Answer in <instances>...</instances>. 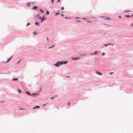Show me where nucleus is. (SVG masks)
Here are the masks:
<instances>
[{"mask_svg": "<svg viewBox=\"0 0 133 133\" xmlns=\"http://www.w3.org/2000/svg\"><path fill=\"white\" fill-rule=\"evenodd\" d=\"M55 65L56 67H58L59 65V62L57 63L56 64H55Z\"/></svg>", "mask_w": 133, "mask_h": 133, "instance_id": "1", "label": "nucleus"}, {"mask_svg": "<svg viewBox=\"0 0 133 133\" xmlns=\"http://www.w3.org/2000/svg\"><path fill=\"white\" fill-rule=\"evenodd\" d=\"M12 56H11L8 59V60L6 62H4L5 63H8V62L10 60V59H11L12 57Z\"/></svg>", "mask_w": 133, "mask_h": 133, "instance_id": "2", "label": "nucleus"}, {"mask_svg": "<svg viewBox=\"0 0 133 133\" xmlns=\"http://www.w3.org/2000/svg\"><path fill=\"white\" fill-rule=\"evenodd\" d=\"M40 108V107L39 106H36V107H35L33 108V109H36V108Z\"/></svg>", "mask_w": 133, "mask_h": 133, "instance_id": "3", "label": "nucleus"}, {"mask_svg": "<svg viewBox=\"0 0 133 133\" xmlns=\"http://www.w3.org/2000/svg\"><path fill=\"white\" fill-rule=\"evenodd\" d=\"M79 57H76V58H72V59H78L80 58Z\"/></svg>", "mask_w": 133, "mask_h": 133, "instance_id": "4", "label": "nucleus"}, {"mask_svg": "<svg viewBox=\"0 0 133 133\" xmlns=\"http://www.w3.org/2000/svg\"><path fill=\"white\" fill-rule=\"evenodd\" d=\"M96 73L98 74V75H102V74L100 72H98L97 71H96Z\"/></svg>", "mask_w": 133, "mask_h": 133, "instance_id": "5", "label": "nucleus"}, {"mask_svg": "<svg viewBox=\"0 0 133 133\" xmlns=\"http://www.w3.org/2000/svg\"><path fill=\"white\" fill-rule=\"evenodd\" d=\"M37 6H34L32 8L33 9H35V10L37 9Z\"/></svg>", "mask_w": 133, "mask_h": 133, "instance_id": "6", "label": "nucleus"}, {"mask_svg": "<svg viewBox=\"0 0 133 133\" xmlns=\"http://www.w3.org/2000/svg\"><path fill=\"white\" fill-rule=\"evenodd\" d=\"M59 65H62L63 64V61H61L59 63Z\"/></svg>", "mask_w": 133, "mask_h": 133, "instance_id": "7", "label": "nucleus"}, {"mask_svg": "<svg viewBox=\"0 0 133 133\" xmlns=\"http://www.w3.org/2000/svg\"><path fill=\"white\" fill-rule=\"evenodd\" d=\"M18 80V79L17 78H14L12 80L13 81H15V80Z\"/></svg>", "mask_w": 133, "mask_h": 133, "instance_id": "8", "label": "nucleus"}, {"mask_svg": "<svg viewBox=\"0 0 133 133\" xmlns=\"http://www.w3.org/2000/svg\"><path fill=\"white\" fill-rule=\"evenodd\" d=\"M18 92L19 93H21V90H19V89H18Z\"/></svg>", "mask_w": 133, "mask_h": 133, "instance_id": "9", "label": "nucleus"}, {"mask_svg": "<svg viewBox=\"0 0 133 133\" xmlns=\"http://www.w3.org/2000/svg\"><path fill=\"white\" fill-rule=\"evenodd\" d=\"M26 94H27L29 95H31L30 94V93H29V92H28V91H26Z\"/></svg>", "mask_w": 133, "mask_h": 133, "instance_id": "10", "label": "nucleus"}, {"mask_svg": "<svg viewBox=\"0 0 133 133\" xmlns=\"http://www.w3.org/2000/svg\"><path fill=\"white\" fill-rule=\"evenodd\" d=\"M35 24L36 25H39V23L36 22H35Z\"/></svg>", "mask_w": 133, "mask_h": 133, "instance_id": "11", "label": "nucleus"}, {"mask_svg": "<svg viewBox=\"0 0 133 133\" xmlns=\"http://www.w3.org/2000/svg\"><path fill=\"white\" fill-rule=\"evenodd\" d=\"M63 62L64 63V64H66V63H68V61H65L64 62Z\"/></svg>", "mask_w": 133, "mask_h": 133, "instance_id": "12", "label": "nucleus"}, {"mask_svg": "<svg viewBox=\"0 0 133 133\" xmlns=\"http://www.w3.org/2000/svg\"><path fill=\"white\" fill-rule=\"evenodd\" d=\"M110 44H104V46H107V45H108Z\"/></svg>", "mask_w": 133, "mask_h": 133, "instance_id": "13", "label": "nucleus"}, {"mask_svg": "<svg viewBox=\"0 0 133 133\" xmlns=\"http://www.w3.org/2000/svg\"><path fill=\"white\" fill-rule=\"evenodd\" d=\"M27 3L28 4V6H29L30 5V3Z\"/></svg>", "mask_w": 133, "mask_h": 133, "instance_id": "14", "label": "nucleus"}, {"mask_svg": "<svg viewBox=\"0 0 133 133\" xmlns=\"http://www.w3.org/2000/svg\"><path fill=\"white\" fill-rule=\"evenodd\" d=\"M49 12L48 11H47L46 12V14H49Z\"/></svg>", "mask_w": 133, "mask_h": 133, "instance_id": "15", "label": "nucleus"}, {"mask_svg": "<svg viewBox=\"0 0 133 133\" xmlns=\"http://www.w3.org/2000/svg\"><path fill=\"white\" fill-rule=\"evenodd\" d=\"M33 33L35 35H36L37 34V33L35 32H34Z\"/></svg>", "mask_w": 133, "mask_h": 133, "instance_id": "16", "label": "nucleus"}, {"mask_svg": "<svg viewBox=\"0 0 133 133\" xmlns=\"http://www.w3.org/2000/svg\"><path fill=\"white\" fill-rule=\"evenodd\" d=\"M64 8L63 7H62L61 8V9L62 10H64Z\"/></svg>", "mask_w": 133, "mask_h": 133, "instance_id": "17", "label": "nucleus"}, {"mask_svg": "<svg viewBox=\"0 0 133 133\" xmlns=\"http://www.w3.org/2000/svg\"><path fill=\"white\" fill-rule=\"evenodd\" d=\"M125 16L128 17H130V16L129 15H125Z\"/></svg>", "mask_w": 133, "mask_h": 133, "instance_id": "18", "label": "nucleus"}, {"mask_svg": "<svg viewBox=\"0 0 133 133\" xmlns=\"http://www.w3.org/2000/svg\"><path fill=\"white\" fill-rule=\"evenodd\" d=\"M19 109L20 110H25V109H23V108H19Z\"/></svg>", "mask_w": 133, "mask_h": 133, "instance_id": "19", "label": "nucleus"}, {"mask_svg": "<svg viewBox=\"0 0 133 133\" xmlns=\"http://www.w3.org/2000/svg\"><path fill=\"white\" fill-rule=\"evenodd\" d=\"M86 55V54H81V55L82 56H83V55Z\"/></svg>", "mask_w": 133, "mask_h": 133, "instance_id": "20", "label": "nucleus"}, {"mask_svg": "<svg viewBox=\"0 0 133 133\" xmlns=\"http://www.w3.org/2000/svg\"><path fill=\"white\" fill-rule=\"evenodd\" d=\"M40 10L41 12L42 13H43V11H42V10L41 9H40Z\"/></svg>", "mask_w": 133, "mask_h": 133, "instance_id": "21", "label": "nucleus"}, {"mask_svg": "<svg viewBox=\"0 0 133 133\" xmlns=\"http://www.w3.org/2000/svg\"><path fill=\"white\" fill-rule=\"evenodd\" d=\"M30 23H28L27 24V25H26V26H28L29 25H30Z\"/></svg>", "mask_w": 133, "mask_h": 133, "instance_id": "22", "label": "nucleus"}, {"mask_svg": "<svg viewBox=\"0 0 133 133\" xmlns=\"http://www.w3.org/2000/svg\"><path fill=\"white\" fill-rule=\"evenodd\" d=\"M54 46V45H53V46H52V47H49V49H50V48H52V47H53Z\"/></svg>", "mask_w": 133, "mask_h": 133, "instance_id": "23", "label": "nucleus"}, {"mask_svg": "<svg viewBox=\"0 0 133 133\" xmlns=\"http://www.w3.org/2000/svg\"><path fill=\"white\" fill-rule=\"evenodd\" d=\"M54 97H51V99H52L54 98Z\"/></svg>", "mask_w": 133, "mask_h": 133, "instance_id": "24", "label": "nucleus"}, {"mask_svg": "<svg viewBox=\"0 0 133 133\" xmlns=\"http://www.w3.org/2000/svg\"><path fill=\"white\" fill-rule=\"evenodd\" d=\"M59 14V13H58V12L56 13V14H55V15H57V14Z\"/></svg>", "mask_w": 133, "mask_h": 133, "instance_id": "25", "label": "nucleus"}, {"mask_svg": "<svg viewBox=\"0 0 133 133\" xmlns=\"http://www.w3.org/2000/svg\"><path fill=\"white\" fill-rule=\"evenodd\" d=\"M68 104L69 105H70V103L69 102H68Z\"/></svg>", "mask_w": 133, "mask_h": 133, "instance_id": "26", "label": "nucleus"}, {"mask_svg": "<svg viewBox=\"0 0 133 133\" xmlns=\"http://www.w3.org/2000/svg\"><path fill=\"white\" fill-rule=\"evenodd\" d=\"M44 16H43V17L42 18V19H43V20L44 19Z\"/></svg>", "mask_w": 133, "mask_h": 133, "instance_id": "27", "label": "nucleus"}, {"mask_svg": "<svg viewBox=\"0 0 133 133\" xmlns=\"http://www.w3.org/2000/svg\"><path fill=\"white\" fill-rule=\"evenodd\" d=\"M43 19H41V22H43Z\"/></svg>", "mask_w": 133, "mask_h": 133, "instance_id": "28", "label": "nucleus"}, {"mask_svg": "<svg viewBox=\"0 0 133 133\" xmlns=\"http://www.w3.org/2000/svg\"><path fill=\"white\" fill-rule=\"evenodd\" d=\"M105 53L103 52V53H102V55H105Z\"/></svg>", "mask_w": 133, "mask_h": 133, "instance_id": "29", "label": "nucleus"}, {"mask_svg": "<svg viewBox=\"0 0 133 133\" xmlns=\"http://www.w3.org/2000/svg\"><path fill=\"white\" fill-rule=\"evenodd\" d=\"M97 51H96V52H94V54H96V53H97Z\"/></svg>", "mask_w": 133, "mask_h": 133, "instance_id": "30", "label": "nucleus"}, {"mask_svg": "<svg viewBox=\"0 0 133 133\" xmlns=\"http://www.w3.org/2000/svg\"><path fill=\"white\" fill-rule=\"evenodd\" d=\"M113 73V72H111L110 73H109V74H112Z\"/></svg>", "mask_w": 133, "mask_h": 133, "instance_id": "31", "label": "nucleus"}, {"mask_svg": "<svg viewBox=\"0 0 133 133\" xmlns=\"http://www.w3.org/2000/svg\"><path fill=\"white\" fill-rule=\"evenodd\" d=\"M54 2V0H51V2L52 3H53Z\"/></svg>", "mask_w": 133, "mask_h": 133, "instance_id": "32", "label": "nucleus"}, {"mask_svg": "<svg viewBox=\"0 0 133 133\" xmlns=\"http://www.w3.org/2000/svg\"><path fill=\"white\" fill-rule=\"evenodd\" d=\"M60 0H58V2H60Z\"/></svg>", "mask_w": 133, "mask_h": 133, "instance_id": "33", "label": "nucleus"}, {"mask_svg": "<svg viewBox=\"0 0 133 133\" xmlns=\"http://www.w3.org/2000/svg\"><path fill=\"white\" fill-rule=\"evenodd\" d=\"M77 21L78 22H81L80 21H78V20H77Z\"/></svg>", "mask_w": 133, "mask_h": 133, "instance_id": "34", "label": "nucleus"}, {"mask_svg": "<svg viewBox=\"0 0 133 133\" xmlns=\"http://www.w3.org/2000/svg\"><path fill=\"white\" fill-rule=\"evenodd\" d=\"M39 19H41V16L39 17Z\"/></svg>", "mask_w": 133, "mask_h": 133, "instance_id": "35", "label": "nucleus"}, {"mask_svg": "<svg viewBox=\"0 0 133 133\" xmlns=\"http://www.w3.org/2000/svg\"><path fill=\"white\" fill-rule=\"evenodd\" d=\"M21 60H20L19 61V62H18L17 63V64H18V63L19 62H20L21 61Z\"/></svg>", "mask_w": 133, "mask_h": 133, "instance_id": "36", "label": "nucleus"}, {"mask_svg": "<svg viewBox=\"0 0 133 133\" xmlns=\"http://www.w3.org/2000/svg\"><path fill=\"white\" fill-rule=\"evenodd\" d=\"M130 11H125V12H129Z\"/></svg>", "mask_w": 133, "mask_h": 133, "instance_id": "37", "label": "nucleus"}, {"mask_svg": "<svg viewBox=\"0 0 133 133\" xmlns=\"http://www.w3.org/2000/svg\"><path fill=\"white\" fill-rule=\"evenodd\" d=\"M45 105H46V104H44V105H43V106H44Z\"/></svg>", "mask_w": 133, "mask_h": 133, "instance_id": "38", "label": "nucleus"}, {"mask_svg": "<svg viewBox=\"0 0 133 133\" xmlns=\"http://www.w3.org/2000/svg\"><path fill=\"white\" fill-rule=\"evenodd\" d=\"M119 17H120V18H121V16H119Z\"/></svg>", "mask_w": 133, "mask_h": 133, "instance_id": "39", "label": "nucleus"}, {"mask_svg": "<svg viewBox=\"0 0 133 133\" xmlns=\"http://www.w3.org/2000/svg\"><path fill=\"white\" fill-rule=\"evenodd\" d=\"M47 39L48 40V37H47Z\"/></svg>", "mask_w": 133, "mask_h": 133, "instance_id": "40", "label": "nucleus"}, {"mask_svg": "<svg viewBox=\"0 0 133 133\" xmlns=\"http://www.w3.org/2000/svg\"><path fill=\"white\" fill-rule=\"evenodd\" d=\"M35 94H32V95H35Z\"/></svg>", "mask_w": 133, "mask_h": 133, "instance_id": "41", "label": "nucleus"}, {"mask_svg": "<svg viewBox=\"0 0 133 133\" xmlns=\"http://www.w3.org/2000/svg\"><path fill=\"white\" fill-rule=\"evenodd\" d=\"M57 95H56L55 96V97H57Z\"/></svg>", "mask_w": 133, "mask_h": 133, "instance_id": "42", "label": "nucleus"}, {"mask_svg": "<svg viewBox=\"0 0 133 133\" xmlns=\"http://www.w3.org/2000/svg\"><path fill=\"white\" fill-rule=\"evenodd\" d=\"M67 77H69V76H67Z\"/></svg>", "mask_w": 133, "mask_h": 133, "instance_id": "43", "label": "nucleus"}, {"mask_svg": "<svg viewBox=\"0 0 133 133\" xmlns=\"http://www.w3.org/2000/svg\"><path fill=\"white\" fill-rule=\"evenodd\" d=\"M110 45H113V44H110Z\"/></svg>", "mask_w": 133, "mask_h": 133, "instance_id": "44", "label": "nucleus"}, {"mask_svg": "<svg viewBox=\"0 0 133 133\" xmlns=\"http://www.w3.org/2000/svg\"><path fill=\"white\" fill-rule=\"evenodd\" d=\"M131 16H132V17H133V15L132 14V15H131Z\"/></svg>", "mask_w": 133, "mask_h": 133, "instance_id": "45", "label": "nucleus"}, {"mask_svg": "<svg viewBox=\"0 0 133 133\" xmlns=\"http://www.w3.org/2000/svg\"><path fill=\"white\" fill-rule=\"evenodd\" d=\"M107 25V26H110L109 25Z\"/></svg>", "mask_w": 133, "mask_h": 133, "instance_id": "46", "label": "nucleus"}, {"mask_svg": "<svg viewBox=\"0 0 133 133\" xmlns=\"http://www.w3.org/2000/svg\"><path fill=\"white\" fill-rule=\"evenodd\" d=\"M5 102V101H3L2 102Z\"/></svg>", "mask_w": 133, "mask_h": 133, "instance_id": "47", "label": "nucleus"}, {"mask_svg": "<svg viewBox=\"0 0 133 133\" xmlns=\"http://www.w3.org/2000/svg\"><path fill=\"white\" fill-rule=\"evenodd\" d=\"M76 18H78V17H76Z\"/></svg>", "mask_w": 133, "mask_h": 133, "instance_id": "48", "label": "nucleus"}, {"mask_svg": "<svg viewBox=\"0 0 133 133\" xmlns=\"http://www.w3.org/2000/svg\"><path fill=\"white\" fill-rule=\"evenodd\" d=\"M132 26H133V24H132Z\"/></svg>", "mask_w": 133, "mask_h": 133, "instance_id": "49", "label": "nucleus"}, {"mask_svg": "<svg viewBox=\"0 0 133 133\" xmlns=\"http://www.w3.org/2000/svg\"><path fill=\"white\" fill-rule=\"evenodd\" d=\"M87 64H88V65L89 64H88V63H87Z\"/></svg>", "mask_w": 133, "mask_h": 133, "instance_id": "50", "label": "nucleus"}, {"mask_svg": "<svg viewBox=\"0 0 133 133\" xmlns=\"http://www.w3.org/2000/svg\"><path fill=\"white\" fill-rule=\"evenodd\" d=\"M65 18H66V17H65Z\"/></svg>", "mask_w": 133, "mask_h": 133, "instance_id": "51", "label": "nucleus"}]
</instances>
